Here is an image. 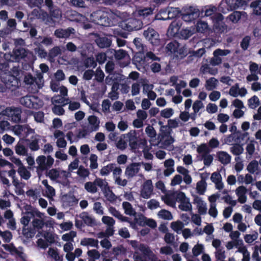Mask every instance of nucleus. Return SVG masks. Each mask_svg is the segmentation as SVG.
<instances>
[{
  "instance_id": "obj_1",
  "label": "nucleus",
  "mask_w": 261,
  "mask_h": 261,
  "mask_svg": "<svg viewBox=\"0 0 261 261\" xmlns=\"http://www.w3.org/2000/svg\"><path fill=\"white\" fill-rule=\"evenodd\" d=\"M7 61L0 63V77L6 88L14 91L20 86V74L21 72L19 67L14 66L10 71Z\"/></svg>"
},
{
  "instance_id": "obj_2",
  "label": "nucleus",
  "mask_w": 261,
  "mask_h": 261,
  "mask_svg": "<svg viewBox=\"0 0 261 261\" xmlns=\"http://www.w3.org/2000/svg\"><path fill=\"white\" fill-rule=\"evenodd\" d=\"M166 49L168 53L173 54L174 57L177 59H182L187 55L186 48L175 40L167 44Z\"/></svg>"
},
{
  "instance_id": "obj_3",
  "label": "nucleus",
  "mask_w": 261,
  "mask_h": 261,
  "mask_svg": "<svg viewBox=\"0 0 261 261\" xmlns=\"http://www.w3.org/2000/svg\"><path fill=\"white\" fill-rule=\"evenodd\" d=\"M98 187H99L102 191L109 189L108 182L99 177H96L93 181L86 182L84 185L86 191L92 194L96 193L98 191Z\"/></svg>"
},
{
  "instance_id": "obj_4",
  "label": "nucleus",
  "mask_w": 261,
  "mask_h": 261,
  "mask_svg": "<svg viewBox=\"0 0 261 261\" xmlns=\"http://www.w3.org/2000/svg\"><path fill=\"white\" fill-rule=\"evenodd\" d=\"M36 163L38 166L36 167V170L38 175L43 171L50 169L54 163V159L51 155H47V157L43 155L38 156L36 159Z\"/></svg>"
},
{
  "instance_id": "obj_5",
  "label": "nucleus",
  "mask_w": 261,
  "mask_h": 261,
  "mask_svg": "<svg viewBox=\"0 0 261 261\" xmlns=\"http://www.w3.org/2000/svg\"><path fill=\"white\" fill-rule=\"evenodd\" d=\"M20 103L23 106L30 109H39L42 105V101L37 96L27 95L20 99Z\"/></svg>"
},
{
  "instance_id": "obj_6",
  "label": "nucleus",
  "mask_w": 261,
  "mask_h": 261,
  "mask_svg": "<svg viewBox=\"0 0 261 261\" xmlns=\"http://www.w3.org/2000/svg\"><path fill=\"white\" fill-rule=\"evenodd\" d=\"M21 109L14 107H7L3 111V115L9 117V120L14 123L21 121Z\"/></svg>"
},
{
  "instance_id": "obj_7",
  "label": "nucleus",
  "mask_w": 261,
  "mask_h": 261,
  "mask_svg": "<svg viewBox=\"0 0 261 261\" xmlns=\"http://www.w3.org/2000/svg\"><path fill=\"white\" fill-rule=\"evenodd\" d=\"M182 19L187 22H192L199 16V11L192 6L185 7L181 10Z\"/></svg>"
},
{
  "instance_id": "obj_8",
  "label": "nucleus",
  "mask_w": 261,
  "mask_h": 261,
  "mask_svg": "<svg viewBox=\"0 0 261 261\" xmlns=\"http://www.w3.org/2000/svg\"><path fill=\"white\" fill-rule=\"evenodd\" d=\"M142 21L134 18H129L121 23V26L124 30L131 32L134 30H139L143 27Z\"/></svg>"
},
{
  "instance_id": "obj_9",
  "label": "nucleus",
  "mask_w": 261,
  "mask_h": 261,
  "mask_svg": "<svg viewBox=\"0 0 261 261\" xmlns=\"http://www.w3.org/2000/svg\"><path fill=\"white\" fill-rule=\"evenodd\" d=\"M123 138L128 142L130 149L135 151L139 148V137L136 130H131L128 133L123 134Z\"/></svg>"
},
{
  "instance_id": "obj_10",
  "label": "nucleus",
  "mask_w": 261,
  "mask_h": 261,
  "mask_svg": "<svg viewBox=\"0 0 261 261\" xmlns=\"http://www.w3.org/2000/svg\"><path fill=\"white\" fill-rule=\"evenodd\" d=\"M38 80L34 77L31 73L27 74L24 79V82L27 85H30L31 86H37V89H40L42 88L43 83H41V80L43 78L42 75L39 74L37 75Z\"/></svg>"
},
{
  "instance_id": "obj_11",
  "label": "nucleus",
  "mask_w": 261,
  "mask_h": 261,
  "mask_svg": "<svg viewBox=\"0 0 261 261\" xmlns=\"http://www.w3.org/2000/svg\"><path fill=\"white\" fill-rule=\"evenodd\" d=\"M143 35L153 45L159 44L160 42L159 34L153 29L148 28L147 30L144 31Z\"/></svg>"
},
{
  "instance_id": "obj_12",
  "label": "nucleus",
  "mask_w": 261,
  "mask_h": 261,
  "mask_svg": "<svg viewBox=\"0 0 261 261\" xmlns=\"http://www.w3.org/2000/svg\"><path fill=\"white\" fill-rule=\"evenodd\" d=\"M153 187L151 180H146L143 184L141 190V196L144 199L150 197L152 194Z\"/></svg>"
},
{
  "instance_id": "obj_13",
  "label": "nucleus",
  "mask_w": 261,
  "mask_h": 261,
  "mask_svg": "<svg viewBox=\"0 0 261 261\" xmlns=\"http://www.w3.org/2000/svg\"><path fill=\"white\" fill-rule=\"evenodd\" d=\"M228 54V49H217L214 51V57L210 60V64L213 66L218 65L222 62L220 56H226Z\"/></svg>"
},
{
  "instance_id": "obj_14",
  "label": "nucleus",
  "mask_w": 261,
  "mask_h": 261,
  "mask_svg": "<svg viewBox=\"0 0 261 261\" xmlns=\"http://www.w3.org/2000/svg\"><path fill=\"white\" fill-rule=\"evenodd\" d=\"M212 18L214 22V27L219 32L222 33L224 31L226 25L223 22V16L221 13H215Z\"/></svg>"
},
{
  "instance_id": "obj_15",
  "label": "nucleus",
  "mask_w": 261,
  "mask_h": 261,
  "mask_svg": "<svg viewBox=\"0 0 261 261\" xmlns=\"http://www.w3.org/2000/svg\"><path fill=\"white\" fill-rule=\"evenodd\" d=\"M103 16H102L101 20L98 21L99 25L105 27H109L114 25L113 20L115 18V16L112 12H103Z\"/></svg>"
},
{
  "instance_id": "obj_16",
  "label": "nucleus",
  "mask_w": 261,
  "mask_h": 261,
  "mask_svg": "<svg viewBox=\"0 0 261 261\" xmlns=\"http://www.w3.org/2000/svg\"><path fill=\"white\" fill-rule=\"evenodd\" d=\"M40 140V136L37 134L33 135L31 139H25L24 140L27 143L30 149L32 151H37L40 149L39 142Z\"/></svg>"
},
{
  "instance_id": "obj_17",
  "label": "nucleus",
  "mask_w": 261,
  "mask_h": 261,
  "mask_svg": "<svg viewBox=\"0 0 261 261\" xmlns=\"http://www.w3.org/2000/svg\"><path fill=\"white\" fill-rule=\"evenodd\" d=\"M139 164L133 163L126 167L125 174L128 178H130L135 176L139 172Z\"/></svg>"
},
{
  "instance_id": "obj_18",
  "label": "nucleus",
  "mask_w": 261,
  "mask_h": 261,
  "mask_svg": "<svg viewBox=\"0 0 261 261\" xmlns=\"http://www.w3.org/2000/svg\"><path fill=\"white\" fill-rule=\"evenodd\" d=\"M193 203L197 204L198 212L200 215H203L206 214L207 207L206 203L204 202L201 197L198 196H195Z\"/></svg>"
},
{
  "instance_id": "obj_19",
  "label": "nucleus",
  "mask_w": 261,
  "mask_h": 261,
  "mask_svg": "<svg viewBox=\"0 0 261 261\" xmlns=\"http://www.w3.org/2000/svg\"><path fill=\"white\" fill-rule=\"evenodd\" d=\"M74 31L72 28L67 29H58L55 31V35L58 38H67L73 33Z\"/></svg>"
},
{
  "instance_id": "obj_20",
  "label": "nucleus",
  "mask_w": 261,
  "mask_h": 261,
  "mask_svg": "<svg viewBox=\"0 0 261 261\" xmlns=\"http://www.w3.org/2000/svg\"><path fill=\"white\" fill-rule=\"evenodd\" d=\"M247 93V90L243 87L239 88L238 85L232 86L229 90V94L234 96H244Z\"/></svg>"
},
{
  "instance_id": "obj_21",
  "label": "nucleus",
  "mask_w": 261,
  "mask_h": 261,
  "mask_svg": "<svg viewBox=\"0 0 261 261\" xmlns=\"http://www.w3.org/2000/svg\"><path fill=\"white\" fill-rule=\"evenodd\" d=\"M27 56L26 50L21 47H16L13 51L12 57L16 61H19L20 59L24 58Z\"/></svg>"
},
{
  "instance_id": "obj_22",
  "label": "nucleus",
  "mask_w": 261,
  "mask_h": 261,
  "mask_svg": "<svg viewBox=\"0 0 261 261\" xmlns=\"http://www.w3.org/2000/svg\"><path fill=\"white\" fill-rule=\"evenodd\" d=\"M246 192V188L243 186L238 187L236 190V193L238 196V201L241 203H245L247 200Z\"/></svg>"
},
{
  "instance_id": "obj_23",
  "label": "nucleus",
  "mask_w": 261,
  "mask_h": 261,
  "mask_svg": "<svg viewBox=\"0 0 261 261\" xmlns=\"http://www.w3.org/2000/svg\"><path fill=\"white\" fill-rule=\"evenodd\" d=\"M88 120L91 126V131H97L98 130L100 121L97 116L95 115L89 116L88 117Z\"/></svg>"
},
{
  "instance_id": "obj_24",
  "label": "nucleus",
  "mask_w": 261,
  "mask_h": 261,
  "mask_svg": "<svg viewBox=\"0 0 261 261\" xmlns=\"http://www.w3.org/2000/svg\"><path fill=\"white\" fill-rule=\"evenodd\" d=\"M238 251L242 253L243 257L242 261H250V253L245 246L242 244L241 241L238 242Z\"/></svg>"
},
{
  "instance_id": "obj_25",
  "label": "nucleus",
  "mask_w": 261,
  "mask_h": 261,
  "mask_svg": "<svg viewBox=\"0 0 261 261\" xmlns=\"http://www.w3.org/2000/svg\"><path fill=\"white\" fill-rule=\"evenodd\" d=\"M95 42L100 48H107L110 46L112 41L106 37H99L96 39Z\"/></svg>"
},
{
  "instance_id": "obj_26",
  "label": "nucleus",
  "mask_w": 261,
  "mask_h": 261,
  "mask_svg": "<svg viewBox=\"0 0 261 261\" xmlns=\"http://www.w3.org/2000/svg\"><path fill=\"white\" fill-rule=\"evenodd\" d=\"M240 233L238 231L231 232L230 236L232 240L231 242H229V249L233 247L238 248V242L241 241L242 244H244L243 241L239 239Z\"/></svg>"
},
{
  "instance_id": "obj_27",
  "label": "nucleus",
  "mask_w": 261,
  "mask_h": 261,
  "mask_svg": "<svg viewBox=\"0 0 261 261\" xmlns=\"http://www.w3.org/2000/svg\"><path fill=\"white\" fill-rule=\"evenodd\" d=\"M81 245L84 246H90L98 248V241L93 238H85L81 240Z\"/></svg>"
},
{
  "instance_id": "obj_28",
  "label": "nucleus",
  "mask_w": 261,
  "mask_h": 261,
  "mask_svg": "<svg viewBox=\"0 0 261 261\" xmlns=\"http://www.w3.org/2000/svg\"><path fill=\"white\" fill-rule=\"evenodd\" d=\"M80 217L85 224L89 226H93L95 224L94 219L91 217L87 213L84 212L80 215Z\"/></svg>"
},
{
  "instance_id": "obj_29",
  "label": "nucleus",
  "mask_w": 261,
  "mask_h": 261,
  "mask_svg": "<svg viewBox=\"0 0 261 261\" xmlns=\"http://www.w3.org/2000/svg\"><path fill=\"white\" fill-rule=\"evenodd\" d=\"M104 11L100 10L93 12L90 15V19L95 23L99 24L98 21L101 20L102 16H103Z\"/></svg>"
},
{
  "instance_id": "obj_30",
  "label": "nucleus",
  "mask_w": 261,
  "mask_h": 261,
  "mask_svg": "<svg viewBox=\"0 0 261 261\" xmlns=\"http://www.w3.org/2000/svg\"><path fill=\"white\" fill-rule=\"evenodd\" d=\"M161 131L162 133L161 136H159L158 137L159 141H158L157 144L162 142L164 138H165V136H170L171 133V129L168 125L162 126V128H161Z\"/></svg>"
},
{
  "instance_id": "obj_31",
  "label": "nucleus",
  "mask_w": 261,
  "mask_h": 261,
  "mask_svg": "<svg viewBox=\"0 0 261 261\" xmlns=\"http://www.w3.org/2000/svg\"><path fill=\"white\" fill-rule=\"evenodd\" d=\"M122 207L125 214L129 216H134L136 214L135 210L129 202L127 201L123 202L122 203Z\"/></svg>"
},
{
  "instance_id": "obj_32",
  "label": "nucleus",
  "mask_w": 261,
  "mask_h": 261,
  "mask_svg": "<svg viewBox=\"0 0 261 261\" xmlns=\"http://www.w3.org/2000/svg\"><path fill=\"white\" fill-rule=\"evenodd\" d=\"M16 153L19 155H27L28 154V149L20 142L15 147Z\"/></svg>"
},
{
  "instance_id": "obj_33",
  "label": "nucleus",
  "mask_w": 261,
  "mask_h": 261,
  "mask_svg": "<svg viewBox=\"0 0 261 261\" xmlns=\"http://www.w3.org/2000/svg\"><path fill=\"white\" fill-rule=\"evenodd\" d=\"M138 249L145 256L149 257L152 255H153V253L150 250V248L144 244H140L138 247Z\"/></svg>"
},
{
  "instance_id": "obj_34",
  "label": "nucleus",
  "mask_w": 261,
  "mask_h": 261,
  "mask_svg": "<svg viewBox=\"0 0 261 261\" xmlns=\"http://www.w3.org/2000/svg\"><path fill=\"white\" fill-rule=\"evenodd\" d=\"M17 171L21 177L25 180L29 179L31 176L30 172L27 169L24 165L18 168Z\"/></svg>"
},
{
  "instance_id": "obj_35",
  "label": "nucleus",
  "mask_w": 261,
  "mask_h": 261,
  "mask_svg": "<svg viewBox=\"0 0 261 261\" xmlns=\"http://www.w3.org/2000/svg\"><path fill=\"white\" fill-rule=\"evenodd\" d=\"M4 248L7 251H9L11 254H16L20 256L22 252L19 251L13 244H4L3 245Z\"/></svg>"
},
{
  "instance_id": "obj_36",
  "label": "nucleus",
  "mask_w": 261,
  "mask_h": 261,
  "mask_svg": "<svg viewBox=\"0 0 261 261\" xmlns=\"http://www.w3.org/2000/svg\"><path fill=\"white\" fill-rule=\"evenodd\" d=\"M133 61L136 65L143 66L145 64V57L141 53H137L134 56Z\"/></svg>"
},
{
  "instance_id": "obj_37",
  "label": "nucleus",
  "mask_w": 261,
  "mask_h": 261,
  "mask_svg": "<svg viewBox=\"0 0 261 261\" xmlns=\"http://www.w3.org/2000/svg\"><path fill=\"white\" fill-rule=\"evenodd\" d=\"M116 166L115 164L110 163L106 166H104L100 171V173L102 176H106L110 174L113 171Z\"/></svg>"
},
{
  "instance_id": "obj_38",
  "label": "nucleus",
  "mask_w": 261,
  "mask_h": 261,
  "mask_svg": "<svg viewBox=\"0 0 261 261\" xmlns=\"http://www.w3.org/2000/svg\"><path fill=\"white\" fill-rule=\"evenodd\" d=\"M32 225L35 229L40 230L42 229L44 225L47 224L43 219L34 218L32 221Z\"/></svg>"
},
{
  "instance_id": "obj_39",
  "label": "nucleus",
  "mask_w": 261,
  "mask_h": 261,
  "mask_svg": "<svg viewBox=\"0 0 261 261\" xmlns=\"http://www.w3.org/2000/svg\"><path fill=\"white\" fill-rule=\"evenodd\" d=\"M114 51V56L116 60H120L124 59L126 56H128V54L126 51L120 49L119 50H113Z\"/></svg>"
},
{
  "instance_id": "obj_40",
  "label": "nucleus",
  "mask_w": 261,
  "mask_h": 261,
  "mask_svg": "<svg viewBox=\"0 0 261 261\" xmlns=\"http://www.w3.org/2000/svg\"><path fill=\"white\" fill-rule=\"evenodd\" d=\"M247 170L251 173H256L258 170V162L255 160L251 161L248 164Z\"/></svg>"
},
{
  "instance_id": "obj_41",
  "label": "nucleus",
  "mask_w": 261,
  "mask_h": 261,
  "mask_svg": "<svg viewBox=\"0 0 261 261\" xmlns=\"http://www.w3.org/2000/svg\"><path fill=\"white\" fill-rule=\"evenodd\" d=\"M158 216L160 218L164 220H170L173 219L171 213L169 211L164 209L161 210L159 212Z\"/></svg>"
},
{
  "instance_id": "obj_42",
  "label": "nucleus",
  "mask_w": 261,
  "mask_h": 261,
  "mask_svg": "<svg viewBox=\"0 0 261 261\" xmlns=\"http://www.w3.org/2000/svg\"><path fill=\"white\" fill-rule=\"evenodd\" d=\"M218 81L215 77H211L206 80L205 88L207 90H212L216 88Z\"/></svg>"
},
{
  "instance_id": "obj_43",
  "label": "nucleus",
  "mask_w": 261,
  "mask_h": 261,
  "mask_svg": "<svg viewBox=\"0 0 261 261\" xmlns=\"http://www.w3.org/2000/svg\"><path fill=\"white\" fill-rule=\"evenodd\" d=\"M196 27L197 32L199 33H204L208 28L207 23L202 21H198L197 22Z\"/></svg>"
},
{
  "instance_id": "obj_44",
  "label": "nucleus",
  "mask_w": 261,
  "mask_h": 261,
  "mask_svg": "<svg viewBox=\"0 0 261 261\" xmlns=\"http://www.w3.org/2000/svg\"><path fill=\"white\" fill-rule=\"evenodd\" d=\"M207 184L206 181H199L196 185L197 193L199 195H203L206 188Z\"/></svg>"
},
{
  "instance_id": "obj_45",
  "label": "nucleus",
  "mask_w": 261,
  "mask_h": 261,
  "mask_svg": "<svg viewBox=\"0 0 261 261\" xmlns=\"http://www.w3.org/2000/svg\"><path fill=\"white\" fill-rule=\"evenodd\" d=\"M258 237V234L256 231H254L252 234H247L244 236L245 241L249 244L252 243L255 241Z\"/></svg>"
},
{
  "instance_id": "obj_46",
  "label": "nucleus",
  "mask_w": 261,
  "mask_h": 261,
  "mask_svg": "<svg viewBox=\"0 0 261 261\" xmlns=\"http://www.w3.org/2000/svg\"><path fill=\"white\" fill-rule=\"evenodd\" d=\"M204 251V246L202 244H197L192 249L193 254L194 256H197Z\"/></svg>"
},
{
  "instance_id": "obj_47",
  "label": "nucleus",
  "mask_w": 261,
  "mask_h": 261,
  "mask_svg": "<svg viewBox=\"0 0 261 261\" xmlns=\"http://www.w3.org/2000/svg\"><path fill=\"white\" fill-rule=\"evenodd\" d=\"M259 104V100L256 96H253L248 100V106L251 109L256 108Z\"/></svg>"
},
{
  "instance_id": "obj_48",
  "label": "nucleus",
  "mask_w": 261,
  "mask_h": 261,
  "mask_svg": "<svg viewBox=\"0 0 261 261\" xmlns=\"http://www.w3.org/2000/svg\"><path fill=\"white\" fill-rule=\"evenodd\" d=\"M84 65L87 68H95L97 66V63L93 57H90L84 60Z\"/></svg>"
},
{
  "instance_id": "obj_49",
  "label": "nucleus",
  "mask_w": 261,
  "mask_h": 261,
  "mask_svg": "<svg viewBox=\"0 0 261 261\" xmlns=\"http://www.w3.org/2000/svg\"><path fill=\"white\" fill-rule=\"evenodd\" d=\"M76 236V231L71 230L69 233L63 234L62 239L63 241L66 242H71L73 241V238Z\"/></svg>"
},
{
  "instance_id": "obj_50",
  "label": "nucleus",
  "mask_w": 261,
  "mask_h": 261,
  "mask_svg": "<svg viewBox=\"0 0 261 261\" xmlns=\"http://www.w3.org/2000/svg\"><path fill=\"white\" fill-rule=\"evenodd\" d=\"M143 219H145L143 224H142V221H140L139 223L140 225H146L151 228H155L156 227V222L151 219H147L146 217H144Z\"/></svg>"
},
{
  "instance_id": "obj_51",
  "label": "nucleus",
  "mask_w": 261,
  "mask_h": 261,
  "mask_svg": "<svg viewBox=\"0 0 261 261\" xmlns=\"http://www.w3.org/2000/svg\"><path fill=\"white\" fill-rule=\"evenodd\" d=\"M36 231L34 228H23L22 234L27 239L32 238L35 234Z\"/></svg>"
},
{
  "instance_id": "obj_52",
  "label": "nucleus",
  "mask_w": 261,
  "mask_h": 261,
  "mask_svg": "<svg viewBox=\"0 0 261 261\" xmlns=\"http://www.w3.org/2000/svg\"><path fill=\"white\" fill-rule=\"evenodd\" d=\"M43 0H27V4L31 8L38 7L40 8Z\"/></svg>"
},
{
  "instance_id": "obj_53",
  "label": "nucleus",
  "mask_w": 261,
  "mask_h": 261,
  "mask_svg": "<svg viewBox=\"0 0 261 261\" xmlns=\"http://www.w3.org/2000/svg\"><path fill=\"white\" fill-rule=\"evenodd\" d=\"M171 227L177 233H178L179 231L181 230L184 227V224L180 221L172 222L171 223Z\"/></svg>"
},
{
  "instance_id": "obj_54",
  "label": "nucleus",
  "mask_w": 261,
  "mask_h": 261,
  "mask_svg": "<svg viewBox=\"0 0 261 261\" xmlns=\"http://www.w3.org/2000/svg\"><path fill=\"white\" fill-rule=\"evenodd\" d=\"M253 8V13L257 15H261V4L258 2H253L251 4Z\"/></svg>"
},
{
  "instance_id": "obj_55",
  "label": "nucleus",
  "mask_w": 261,
  "mask_h": 261,
  "mask_svg": "<svg viewBox=\"0 0 261 261\" xmlns=\"http://www.w3.org/2000/svg\"><path fill=\"white\" fill-rule=\"evenodd\" d=\"M127 143L126 140L123 138V135H122L120 140L116 144V146L118 149L123 150L126 148L127 146Z\"/></svg>"
},
{
  "instance_id": "obj_56",
  "label": "nucleus",
  "mask_w": 261,
  "mask_h": 261,
  "mask_svg": "<svg viewBox=\"0 0 261 261\" xmlns=\"http://www.w3.org/2000/svg\"><path fill=\"white\" fill-rule=\"evenodd\" d=\"M61 54V49L59 46H55L51 48L48 53V57L50 59H54Z\"/></svg>"
},
{
  "instance_id": "obj_57",
  "label": "nucleus",
  "mask_w": 261,
  "mask_h": 261,
  "mask_svg": "<svg viewBox=\"0 0 261 261\" xmlns=\"http://www.w3.org/2000/svg\"><path fill=\"white\" fill-rule=\"evenodd\" d=\"M77 174L82 177H88L90 174V172L88 169L85 168L83 166H80L77 171Z\"/></svg>"
},
{
  "instance_id": "obj_58",
  "label": "nucleus",
  "mask_w": 261,
  "mask_h": 261,
  "mask_svg": "<svg viewBox=\"0 0 261 261\" xmlns=\"http://www.w3.org/2000/svg\"><path fill=\"white\" fill-rule=\"evenodd\" d=\"M51 18H59L61 16V11L57 7L54 6L51 10H48Z\"/></svg>"
},
{
  "instance_id": "obj_59",
  "label": "nucleus",
  "mask_w": 261,
  "mask_h": 261,
  "mask_svg": "<svg viewBox=\"0 0 261 261\" xmlns=\"http://www.w3.org/2000/svg\"><path fill=\"white\" fill-rule=\"evenodd\" d=\"M191 204L189 202L188 199L186 201H182L179 205L178 207L180 210L184 211H188L191 209Z\"/></svg>"
},
{
  "instance_id": "obj_60",
  "label": "nucleus",
  "mask_w": 261,
  "mask_h": 261,
  "mask_svg": "<svg viewBox=\"0 0 261 261\" xmlns=\"http://www.w3.org/2000/svg\"><path fill=\"white\" fill-rule=\"evenodd\" d=\"M173 113V110L172 108H166L161 111V116L165 118H169Z\"/></svg>"
},
{
  "instance_id": "obj_61",
  "label": "nucleus",
  "mask_w": 261,
  "mask_h": 261,
  "mask_svg": "<svg viewBox=\"0 0 261 261\" xmlns=\"http://www.w3.org/2000/svg\"><path fill=\"white\" fill-rule=\"evenodd\" d=\"M46 176L51 180H55L59 176V172L56 169H52L46 172Z\"/></svg>"
},
{
  "instance_id": "obj_62",
  "label": "nucleus",
  "mask_w": 261,
  "mask_h": 261,
  "mask_svg": "<svg viewBox=\"0 0 261 261\" xmlns=\"http://www.w3.org/2000/svg\"><path fill=\"white\" fill-rule=\"evenodd\" d=\"M153 10L151 8H144L143 9L140 10L138 11V14L140 16H142L143 18H145L148 16L152 14Z\"/></svg>"
},
{
  "instance_id": "obj_63",
  "label": "nucleus",
  "mask_w": 261,
  "mask_h": 261,
  "mask_svg": "<svg viewBox=\"0 0 261 261\" xmlns=\"http://www.w3.org/2000/svg\"><path fill=\"white\" fill-rule=\"evenodd\" d=\"M145 132L147 136L151 138H155L156 136L155 130L152 126L150 125L146 127Z\"/></svg>"
},
{
  "instance_id": "obj_64",
  "label": "nucleus",
  "mask_w": 261,
  "mask_h": 261,
  "mask_svg": "<svg viewBox=\"0 0 261 261\" xmlns=\"http://www.w3.org/2000/svg\"><path fill=\"white\" fill-rule=\"evenodd\" d=\"M250 40L251 38L249 36H246L243 38L241 42V46L243 50L247 49L250 44Z\"/></svg>"
}]
</instances>
